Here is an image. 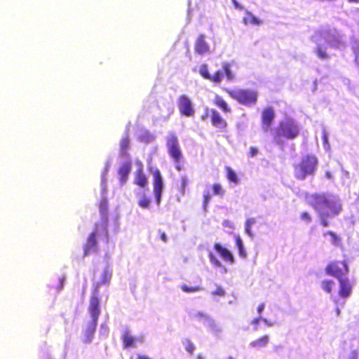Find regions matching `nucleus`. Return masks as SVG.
Segmentation results:
<instances>
[{
    "mask_svg": "<svg viewBox=\"0 0 359 359\" xmlns=\"http://www.w3.org/2000/svg\"><path fill=\"white\" fill-rule=\"evenodd\" d=\"M132 163L130 161L123 163L118 170L119 175V181L121 184H123L128 180V175L131 171Z\"/></svg>",
    "mask_w": 359,
    "mask_h": 359,
    "instance_id": "f3484780",
    "label": "nucleus"
},
{
    "mask_svg": "<svg viewBox=\"0 0 359 359\" xmlns=\"http://www.w3.org/2000/svg\"><path fill=\"white\" fill-rule=\"evenodd\" d=\"M133 182L140 187H145L148 184V180L144 173V170L142 165L137 169L135 172Z\"/></svg>",
    "mask_w": 359,
    "mask_h": 359,
    "instance_id": "6ab92c4d",
    "label": "nucleus"
},
{
    "mask_svg": "<svg viewBox=\"0 0 359 359\" xmlns=\"http://www.w3.org/2000/svg\"><path fill=\"white\" fill-rule=\"evenodd\" d=\"M225 170L226 172V178L229 180V182H233L236 184H238L239 179L237 177L236 173L233 171V170L229 166H226Z\"/></svg>",
    "mask_w": 359,
    "mask_h": 359,
    "instance_id": "a878e982",
    "label": "nucleus"
},
{
    "mask_svg": "<svg viewBox=\"0 0 359 359\" xmlns=\"http://www.w3.org/2000/svg\"><path fill=\"white\" fill-rule=\"evenodd\" d=\"M63 282H64V278H61V279H60L61 288H62V286H63Z\"/></svg>",
    "mask_w": 359,
    "mask_h": 359,
    "instance_id": "052dcab7",
    "label": "nucleus"
},
{
    "mask_svg": "<svg viewBox=\"0 0 359 359\" xmlns=\"http://www.w3.org/2000/svg\"><path fill=\"white\" fill-rule=\"evenodd\" d=\"M183 345L187 352L189 353H193L195 350V346L194 344L189 339H184L183 341Z\"/></svg>",
    "mask_w": 359,
    "mask_h": 359,
    "instance_id": "c9c22d12",
    "label": "nucleus"
},
{
    "mask_svg": "<svg viewBox=\"0 0 359 359\" xmlns=\"http://www.w3.org/2000/svg\"><path fill=\"white\" fill-rule=\"evenodd\" d=\"M181 290L187 293L196 292L202 290V287L200 286H189L185 284H183L180 286Z\"/></svg>",
    "mask_w": 359,
    "mask_h": 359,
    "instance_id": "2f4dec72",
    "label": "nucleus"
},
{
    "mask_svg": "<svg viewBox=\"0 0 359 359\" xmlns=\"http://www.w3.org/2000/svg\"><path fill=\"white\" fill-rule=\"evenodd\" d=\"M269 338L267 335H264L259 339H257L253 341H252L249 346L251 348H255L257 349H259L261 348L265 347L269 343Z\"/></svg>",
    "mask_w": 359,
    "mask_h": 359,
    "instance_id": "b1692460",
    "label": "nucleus"
},
{
    "mask_svg": "<svg viewBox=\"0 0 359 359\" xmlns=\"http://www.w3.org/2000/svg\"><path fill=\"white\" fill-rule=\"evenodd\" d=\"M138 204L143 208H147L150 204V199L147 197H143L138 201Z\"/></svg>",
    "mask_w": 359,
    "mask_h": 359,
    "instance_id": "79ce46f5",
    "label": "nucleus"
},
{
    "mask_svg": "<svg viewBox=\"0 0 359 359\" xmlns=\"http://www.w3.org/2000/svg\"><path fill=\"white\" fill-rule=\"evenodd\" d=\"M352 358H353V359H355V358H356V353L355 351H353L352 353Z\"/></svg>",
    "mask_w": 359,
    "mask_h": 359,
    "instance_id": "bf43d9fd",
    "label": "nucleus"
},
{
    "mask_svg": "<svg viewBox=\"0 0 359 359\" xmlns=\"http://www.w3.org/2000/svg\"><path fill=\"white\" fill-rule=\"evenodd\" d=\"M223 69L225 72V74L229 80H233L234 78V75L230 69V64L224 63L223 65Z\"/></svg>",
    "mask_w": 359,
    "mask_h": 359,
    "instance_id": "e433bc0d",
    "label": "nucleus"
},
{
    "mask_svg": "<svg viewBox=\"0 0 359 359\" xmlns=\"http://www.w3.org/2000/svg\"><path fill=\"white\" fill-rule=\"evenodd\" d=\"M306 203L318 214L320 224L323 227L330 224V219L337 217L343 208L339 200L324 192L306 194Z\"/></svg>",
    "mask_w": 359,
    "mask_h": 359,
    "instance_id": "f257e3e1",
    "label": "nucleus"
},
{
    "mask_svg": "<svg viewBox=\"0 0 359 359\" xmlns=\"http://www.w3.org/2000/svg\"><path fill=\"white\" fill-rule=\"evenodd\" d=\"M334 286V282L332 280H325L321 283V287L327 293H331Z\"/></svg>",
    "mask_w": 359,
    "mask_h": 359,
    "instance_id": "c85d7f7f",
    "label": "nucleus"
},
{
    "mask_svg": "<svg viewBox=\"0 0 359 359\" xmlns=\"http://www.w3.org/2000/svg\"><path fill=\"white\" fill-rule=\"evenodd\" d=\"M207 324L208 326L212 328L213 331L219 332L220 330L219 327L214 322H212L209 319H207Z\"/></svg>",
    "mask_w": 359,
    "mask_h": 359,
    "instance_id": "49530a36",
    "label": "nucleus"
},
{
    "mask_svg": "<svg viewBox=\"0 0 359 359\" xmlns=\"http://www.w3.org/2000/svg\"><path fill=\"white\" fill-rule=\"evenodd\" d=\"M318 160L314 155H306L293 168L294 177L298 180H304L309 176L315 175Z\"/></svg>",
    "mask_w": 359,
    "mask_h": 359,
    "instance_id": "7ed1b4c3",
    "label": "nucleus"
},
{
    "mask_svg": "<svg viewBox=\"0 0 359 359\" xmlns=\"http://www.w3.org/2000/svg\"><path fill=\"white\" fill-rule=\"evenodd\" d=\"M197 359H203V356H201V355H198V358H197Z\"/></svg>",
    "mask_w": 359,
    "mask_h": 359,
    "instance_id": "680f3d73",
    "label": "nucleus"
},
{
    "mask_svg": "<svg viewBox=\"0 0 359 359\" xmlns=\"http://www.w3.org/2000/svg\"><path fill=\"white\" fill-rule=\"evenodd\" d=\"M347 1L350 4H358L359 0H347Z\"/></svg>",
    "mask_w": 359,
    "mask_h": 359,
    "instance_id": "864d4df0",
    "label": "nucleus"
},
{
    "mask_svg": "<svg viewBox=\"0 0 359 359\" xmlns=\"http://www.w3.org/2000/svg\"><path fill=\"white\" fill-rule=\"evenodd\" d=\"M107 200L106 198H103L101 200L100 203V210L102 214H105L107 211Z\"/></svg>",
    "mask_w": 359,
    "mask_h": 359,
    "instance_id": "37998d69",
    "label": "nucleus"
},
{
    "mask_svg": "<svg viewBox=\"0 0 359 359\" xmlns=\"http://www.w3.org/2000/svg\"><path fill=\"white\" fill-rule=\"evenodd\" d=\"M324 140H325V141H327V137H326V135H324Z\"/></svg>",
    "mask_w": 359,
    "mask_h": 359,
    "instance_id": "0e129e2a",
    "label": "nucleus"
},
{
    "mask_svg": "<svg viewBox=\"0 0 359 359\" xmlns=\"http://www.w3.org/2000/svg\"><path fill=\"white\" fill-rule=\"evenodd\" d=\"M130 147V137L128 135H126L121 138L120 141V149L119 152L121 156H127L128 151Z\"/></svg>",
    "mask_w": 359,
    "mask_h": 359,
    "instance_id": "4be33fe9",
    "label": "nucleus"
},
{
    "mask_svg": "<svg viewBox=\"0 0 359 359\" xmlns=\"http://www.w3.org/2000/svg\"><path fill=\"white\" fill-rule=\"evenodd\" d=\"M101 332H102L103 333H105L107 332L103 325L101 327Z\"/></svg>",
    "mask_w": 359,
    "mask_h": 359,
    "instance_id": "13d9d810",
    "label": "nucleus"
},
{
    "mask_svg": "<svg viewBox=\"0 0 359 359\" xmlns=\"http://www.w3.org/2000/svg\"><path fill=\"white\" fill-rule=\"evenodd\" d=\"M243 22L245 25L250 24L253 25H260L262 23V21L250 11L245 12V15L243 18Z\"/></svg>",
    "mask_w": 359,
    "mask_h": 359,
    "instance_id": "5701e85b",
    "label": "nucleus"
},
{
    "mask_svg": "<svg viewBox=\"0 0 359 359\" xmlns=\"http://www.w3.org/2000/svg\"><path fill=\"white\" fill-rule=\"evenodd\" d=\"M255 223V219L254 218H250V219H247V221L245 222V232L250 236H252V233L251 232V226L253 224Z\"/></svg>",
    "mask_w": 359,
    "mask_h": 359,
    "instance_id": "4c0bfd02",
    "label": "nucleus"
},
{
    "mask_svg": "<svg viewBox=\"0 0 359 359\" xmlns=\"http://www.w3.org/2000/svg\"><path fill=\"white\" fill-rule=\"evenodd\" d=\"M124 348H134L136 347L137 343H142V337H133L129 332L126 331L122 336Z\"/></svg>",
    "mask_w": 359,
    "mask_h": 359,
    "instance_id": "dca6fc26",
    "label": "nucleus"
},
{
    "mask_svg": "<svg viewBox=\"0 0 359 359\" xmlns=\"http://www.w3.org/2000/svg\"><path fill=\"white\" fill-rule=\"evenodd\" d=\"M214 248L219 254L223 260L229 262V264L234 263V257L233 255L224 247H222L219 243H215Z\"/></svg>",
    "mask_w": 359,
    "mask_h": 359,
    "instance_id": "a211bd4d",
    "label": "nucleus"
},
{
    "mask_svg": "<svg viewBox=\"0 0 359 359\" xmlns=\"http://www.w3.org/2000/svg\"><path fill=\"white\" fill-rule=\"evenodd\" d=\"M154 175V194L156 198V203L158 205L161 202V194L163 188V179L158 170H156L153 172Z\"/></svg>",
    "mask_w": 359,
    "mask_h": 359,
    "instance_id": "9d476101",
    "label": "nucleus"
},
{
    "mask_svg": "<svg viewBox=\"0 0 359 359\" xmlns=\"http://www.w3.org/2000/svg\"><path fill=\"white\" fill-rule=\"evenodd\" d=\"M101 226L103 230L107 233V223L103 224L96 223L95 224V229L88 235L86 244L83 247V256L86 257L91 252L97 250V241L96 236L99 231V227Z\"/></svg>",
    "mask_w": 359,
    "mask_h": 359,
    "instance_id": "0eeeda50",
    "label": "nucleus"
},
{
    "mask_svg": "<svg viewBox=\"0 0 359 359\" xmlns=\"http://www.w3.org/2000/svg\"><path fill=\"white\" fill-rule=\"evenodd\" d=\"M327 43L334 48H338L342 45V41L340 36L332 35L331 38L327 40Z\"/></svg>",
    "mask_w": 359,
    "mask_h": 359,
    "instance_id": "bb28decb",
    "label": "nucleus"
},
{
    "mask_svg": "<svg viewBox=\"0 0 359 359\" xmlns=\"http://www.w3.org/2000/svg\"><path fill=\"white\" fill-rule=\"evenodd\" d=\"M264 304H261L259 305V306L257 307V311L260 313L262 312L263 309H264Z\"/></svg>",
    "mask_w": 359,
    "mask_h": 359,
    "instance_id": "603ef678",
    "label": "nucleus"
},
{
    "mask_svg": "<svg viewBox=\"0 0 359 359\" xmlns=\"http://www.w3.org/2000/svg\"><path fill=\"white\" fill-rule=\"evenodd\" d=\"M97 294H93L90 297L88 306V311L90 314H100V302Z\"/></svg>",
    "mask_w": 359,
    "mask_h": 359,
    "instance_id": "aec40b11",
    "label": "nucleus"
},
{
    "mask_svg": "<svg viewBox=\"0 0 359 359\" xmlns=\"http://www.w3.org/2000/svg\"><path fill=\"white\" fill-rule=\"evenodd\" d=\"M299 134L298 125L292 119L279 122L273 132V138L279 145L283 144V138L292 140Z\"/></svg>",
    "mask_w": 359,
    "mask_h": 359,
    "instance_id": "f03ea898",
    "label": "nucleus"
},
{
    "mask_svg": "<svg viewBox=\"0 0 359 359\" xmlns=\"http://www.w3.org/2000/svg\"><path fill=\"white\" fill-rule=\"evenodd\" d=\"M166 146L169 156L175 163H179L182 159V153L180 149L177 137L170 133L166 140Z\"/></svg>",
    "mask_w": 359,
    "mask_h": 359,
    "instance_id": "423d86ee",
    "label": "nucleus"
},
{
    "mask_svg": "<svg viewBox=\"0 0 359 359\" xmlns=\"http://www.w3.org/2000/svg\"><path fill=\"white\" fill-rule=\"evenodd\" d=\"M194 50L199 55H205L210 52V46L205 41V35L200 34L195 41Z\"/></svg>",
    "mask_w": 359,
    "mask_h": 359,
    "instance_id": "f8f14e48",
    "label": "nucleus"
},
{
    "mask_svg": "<svg viewBox=\"0 0 359 359\" xmlns=\"http://www.w3.org/2000/svg\"><path fill=\"white\" fill-rule=\"evenodd\" d=\"M175 168H176L177 170H179V171L182 170V167H181V165H179V164H177V165H175Z\"/></svg>",
    "mask_w": 359,
    "mask_h": 359,
    "instance_id": "4d7b16f0",
    "label": "nucleus"
},
{
    "mask_svg": "<svg viewBox=\"0 0 359 359\" xmlns=\"http://www.w3.org/2000/svg\"><path fill=\"white\" fill-rule=\"evenodd\" d=\"M160 238L163 241V242H166L167 241V236L165 235V232H161L160 233Z\"/></svg>",
    "mask_w": 359,
    "mask_h": 359,
    "instance_id": "3c124183",
    "label": "nucleus"
},
{
    "mask_svg": "<svg viewBox=\"0 0 359 359\" xmlns=\"http://www.w3.org/2000/svg\"><path fill=\"white\" fill-rule=\"evenodd\" d=\"M212 195L219 196H223L224 194V190L222 185L219 183H215L212 185Z\"/></svg>",
    "mask_w": 359,
    "mask_h": 359,
    "instance_id": "7c9ffc66",
    "label": "nucleus"
},
{
    "mask_svg": "<svg viewBox=\"0 0 359 359\" xmlns=\"http://www.w3.org/2000/svg\"><path fill=\"white\" fill-rule=\"evenodd\" d=\"M339 288L338 291L339 295L342 298L348 297L352 292V284L350 280L346 277L338 279Z\"/></svg>",
    "mask_w": 359,
    "mask_h": 359,
    "instance_id": "ddd939ff",
    "label": "nucleus"
},
{
    "mask_svg": "<svg viewBox=\"0 0 359 359\" xmlns=\"http://www.w3.org/2000/svg\"><path fill=\"white\" fill-rule=\"evenodd\" d=\"M316 53L319 58L323 60L326 59L328 57L325 50H324L320 46H317Z\"/></svg>",
    "mask_w": 359,
    "mask_h": 359,
    "instance_id": "58836bf2",
    "label": "nucleus"
},
{
    "mask_svg": "<svg viewBox=\"0 0 359 359\" xmlns=\"http://www.w3.org/2000/svg\"><path fill=\"white\" fill-rule=\"evenodd\" d=\"M234 7L237 9H239V10H243V7L240 5L237 1L236 0H231Z\"/></svg>",
    "mask_w": 359,
    "mask_h": 359,
    "instance_id": "8fccbe9b",
    "label": "nucleus"
},
{
    "mask_svg": "<svg viewBox=\"0 0 359 359\" xmlns=\"http://www.w3.org/2000/svg\"><path fill=\"white\" fill-rule=\"evenodd\" d=\"M336 312H337V314H339V313H340L339 309H337Z\"/></svg>",
    "mask_w": 359,
    "mask_h": 359,
    "instance_id": "e2e57ef3",
    "label": "nucleus"
},
{
    "mask_svg": "<svg viewBox=\"0 0 359 359\" xmlns=\"http://www.w3.org/2000/svg\"><path fill=\"white\" fill-rule=\"evenodd\" d=\"M111 270L108 267L105 268L101 274L100 280L97 283L96 290H97L101 285H109L111 278Z\"/></svg>",
    "mask_w": 359,
    "mask_h": 359,
    "instance_id": "412c9836",
    "label": "nucleus"
},
{
    "mask_svg": "<svg viewBox=\"0 0 359 359\" xmlns=\"http://www.w3.org/2000/svg\"><path fill=\"white\" fill-rule=\"evenodd\" d=\"M254 330L262 329L277 325V321L273 319L264 318L262 316L253 319L251 323Z\"/></svg>",
    "mask_w": 359,
    "mask_h": 359,
    "instance_id": "2eb2a0df",
    "label": "nucleus"
},
{
    "mask_svg": "<svg viewBox=\"0 0 359 359\" xmlns=\"http://www.w3.org/2000/svg\"><path fill=\"white\" fill-rule=\"evenodd\" d=\"M177 103L182 115L187 117L194 116L195 111L192 102L187 95H180L178 97Z\"/></svg>",
    "mask_w": 359,
    "mask_h": 359,
    "instance_id": "6e6552de",
    "label": "nucleus"
},
{
    "mask_svg": "<svg viewBox=\"0 0 359 359\" xmlns=\"http://www.w3.org/2000/svg\"><path fill=\"white\" fill-rule=\"evenodd\" d=\"M209 258L214 266L220 267L222 266L221 262L212 252L209 253Z\"/></svg>",
    "mask_w": 359,
    "mask_h": 359,
    "instance_id": "a19ab883",
    "label": "nucleus"
},
{
    "mask_svg": "<svg viewBox=\"0 0 359 359\" xmlns=\"http://www.w3.org/2000/svg\"><path fill=\"white\" fill-rule=\"evenodd\" d=\"M97 323V316H91L88 321L84 330L83 341L90 343L92 341Z\"/></svg>",
    "mask_w": 359,
    "mask_h": 359,
    "instance_id": "9b49d317",
    "label": "nucleus"
},
{
    "mask_svg": "<svg viewBox=\"0 0 359 359\" xmlns=\"http://www.w3.org/2000/svg\"><path fill=\"white\" fill-rule=\"evenodd\" d=\"M236 245L238 250L239 256L243 258H245L247 256V254L244 250L242 240L241 239V238L239 236H237L236 238Z\"/></svg>",
    "mask_w": 359,
    "mask_h": 359,
    "instance_id": "c756f323",
    "label": "nucleus"
},
{
    "mask_svg": "<svg viewBox=\"0 0 359 359\" xmlns=\"http://www.w3.org/2000/svg\"><path fill=\"white\" fill-rule=\"evenodd\" d=\"M258 154V149L255 147H250L249 148V156L254 157Z\"/></svg>",
    "mask_w": 359,
    "mask_h": 359,
    "instance_id": "de8ad7c7",
    "label": "nucleus"
},
{
    "mask_svg": "<svg viewBox=\"0 0 359 359\" xmlns=\"http://www.w3.org/2000/svg\"><path fill=\"white\" fill-rule=\"evenodd\" d=\"M274 118L275 111L272 107H268L263 109L262 111L261 126L265 132L271 130Z\"/></svg>",
    "mask_w": 359,
    "mask_h": 359,
    "instance_id": "1a4fd4ad",
    "label": "nucleus"
},
{
    "mask_svg": "<svg viewBox=\"0 0 359 359\" xmlns=\"http://www.w3.org/2000/svg\"><path fill=\"white\" fill-rule=\"evenodd\" d=\"M354 62L359 66V48L354 49Z\"/></svg>",
    "mask_w": 359,
    "mask_h": 359,
    "instance_id": "09e8293b",
    "label": "nucleus"
},
{
    "mask_svg": "<svg viewBox=\"0 0 359 359\" xmlns=\"http://www.w3.org/2000/svg\"><path fill=\"white\" fill-rule=\"evenodd\" d=\"M226 92L239 104L245 106L255 105L257 101V92L250 89H226Z\"/></svg>",
    "mask_w": 359,
    "mask_h": 359,
    "instance_id": "20e7f679",
    "label": "nucleus"
},
{
    "mask_svg": "<svg viewBox=\"0 0 359 359\" xmlns=\"http://www.w3.org/2000/svg\"><path fill=\"white\" fill-rule=\"evenodd\" d=\"M325 175L327 178H332V175L330 172H326Z\"/></svg>",
    "mask_w": 359,
    "mask_h": 359,
    "instance_id": "6e6d98bb",
    "label": "nucleus"
},
{
    "mask_svg": "<svg viewBox=\"0 0 359 359\" xmlns=\"http://www.w3.org/2000/svg\"><path fill=\"white\" fill-rule=\"evenodd\" d=\"M199 73L203 78L207 80H209L211 76V74L208 72V65L206 64H203L201 66Z\"/></svg>",
    "mask_w": 359,
    "mask_h": 359,
    "instance_id": "473e14b6",
    "label": "nucleus"
},
{
    "mask_svg": "<svg viewBox=\"0 0 359 359\" xmlns=\"http://www.w3.org/2000/svg\"><path fill=\"white\" fill-rule=\"evenodd\" d=\"M210 119L212 125L222 131H224L227 127L226 121L220 114L215 109L210 110Z\"/></svg>",
    "mask_w": 359,
    "mask_h": 359,
    "instance_id": "4468645a",
    "label": "nucleus"
},
{
    "mask_svg": "<svg viewBox=\"0 0 359 359\" xmlns=\"http://www.w3.org/2000/svg\"><path fill=\"white\" fill-rule=\"evenodd\" d=\"M213 295L224 296L225 294L224 290L221 286H217L215 291L212 292Z\"/></svg>",
    "mask_w": 359,
    "mask_h": 359,
    "instance_id": "a18cd8bd",
    "label": "nucleus"
},
{
    "mask_svg": "<svg viewBox=\"0 0 359 359\" xmlns=\"http://www.w3.org/2000/svg\"><path fill=\"white\" fill-rule=\"evenodd\" d=\"M137 359H150V358L145 355H138Z\"/></svg>",
    "mask_w": 359,
    "mask_h": 359,
    "instance_id": "5fc2aeb1",
    "label": "nucleus"
},
{
    "mask_svg": "<svg viewBox=\"0 0 359 359\" xmlns=\"http://www.w3.org/2000/svg\"><path fill=\"white\" fill-rule=\"evenodd\" d=\"M327 235H329L331 236V239H332L331 243L332 245H336V246L341 245V238L338 235H337L334 232H333L332 231H327L323 233V236H325Z\"/></svg>",
    "mask_w": 359,
    "mask_h": 359,
    "instance_id": "cd10ccee",
    "label": "nucleus"
},
{
    "mask_svg": "<svg viewBox=\"0 0 359 359\" xmlns=\"http://www.w3.org/2000/svg\"><path fill=\"white\" fill-rule=\"evenodd\" d=\"M210 200H211V196L208 192L203 194V206L204 210H206L208 205L210 203Z\"/></svg>",
    "mask_w": 359,
    "mask_h": 359,
    "instance_id": "c03bdc74",
    "label": "nucleus"
},
{
    "mask_svg": "<svg viewBox=\"0 0 359 359\" xmlns=\"http://www.w3.org/2000/svg\"><path fill=\"white\" fill-rule=\"evenodd\" d=\"M189 183L188 177L185 175L182 176L180 179V192L184 194L186 189Z\"/></svg>",
    "mask_w": 359,
    "mask_h": 359,
    "instance_id": "f704fd0d",
    "label": "nucleus"
},
{
    "mask_svg": "<svg viewBox=\"0 0 359 359\" xmlns=\"http://www.w3.org/2000/svg\"><path fill=\"white\" fill-rule=\"evenodd\" d=\"M222 79V73L220 71H217L213 75H211L209 81L215 83H219Z\"/></svg>",
    "mask_w": 359,
    "mask_h": 359,
    "instance_id": "72a5a7b5",
    "label": "nucleus"
},
{
    "mask_svg": "<svg viewBox=\"0 0 359 359\" xmlns=\"http://www.w3.org/2000/svg\"><path fill=\"white\" fill-rule=\"evenodd\" d=\"M214 103L217 107L220 108L223 112H231V108L228 106L227 103L224 101V100L222 97L219 96H216L214 100Z\"/></svg>",
    "mask_w": 359,
    "mask_h": 359,
    "instance_id": "393cba45",
    "label": "nucleus"
},
{
    "mask_svg": "<svg viewBox=\"0 0 359 359\" xmlns=\"http://www.w3.org/2000/svg\"><path fill=\"white\" fill-rule=\"evenodd\" d=\"M325 271L327 275L333 276L338 280L347 275L349 268L346 260H334L328 263Z\"/></svg>",
    "mask_w": 359,
    "mask_h": 359,
    "instance_id": "39448f33",
    "label": "nucleus"
},
{
    "mask_svg": "<svg viewBox=\"0 0 359 359\" xmlns=\"http://www.w3.org/2000/svg\"><path fill=\"white\" fill-rule=\"evenodd\" d=\"M300 219L306 222V224H309L312 221V217L310 213L307 211L302 212L299 215Z\"/></svg>",
    "mask_w": 359,
    "mask_h": 359,
    "instance_id": "ea45409f",
    "label": "nucleus"
}]
</instances>
